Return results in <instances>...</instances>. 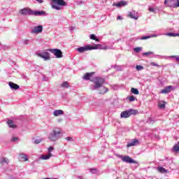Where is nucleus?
Listing matches in <instances>:
<instances>
[{
  "label": "nucleus",
  "instance_id": "obj_1",
  "mask_svg": "<svg viewBox=\"0 0 179 179\" xmlns=\"http://www.w3.org/2000/svg\"><path fill=\"white\" fill-rule=\"evenodd\" d=\"M62 136V129L59 127H54L48 135L49 142H57Z\"/></svg>",
  "mask_w": 179,
  "mask_h": 179
},
{
  "label": "nucleus",
  "instance_id": "obj_2",
  "mask_svg": "<svg viewBox=\"0 0 179 179\" xmlns=\"http://www.w3.org/2000/svg\"><path fill=\"white\" fill-rule=\"evenodd\" d=\"M20 13L23 16H43V15H45V11L34 10L29 8H24L20 10Z\"/></svg>",
  "mask_w": 179,
  "mask_h": 179
},
{
  "label": "nucleus",
  "instance_id": "obj_3",
  "mask_svg": "<svg viewBox=\"0 0 179 179\" xmlns=\"http://www.w3.org/2000/svg\"><path fill=\"white\" fill-rule=\"evenodd\" d=\"M91 82L94 83V85H90V90H99L104 85L106 80L103 78L95 77L93 80H91Z\"/></svg>",
  "mask_w": 179,
  "mask_h": 179
},
{
  "label": "nucleus",
  "instance_id": "obj_4",
  "mask_svg": "<svg viewBox=\"0 0 179 179\" xmlns=\"http://www.w3.org/2000/svg\"><path fill=\"white\" fill-rule=\"evenodd\" d=\"M68 3L66 1L64 0H52V9H55V10H62L64 9V6H66Z\"/></svg>",
  "mask_w": 179,
  "mask_h": 179
},
{
  "label": "nucleus",
  "instance_id": "obj_5",
  "mask_svg": "<svg viewBox=\"0 0 179 179\" xmlns=\"http://www.w3.org/2000/svg\"><path fill=\"white\" fill-rule=\"evenodd\" d=\"M99 48H101V45L100 44H95L94 45H88L84 47H80L76 48V51L82 54L83 52H86V51H90L92 50H99Z\"/></svg>",
  "mask_w": 179,
  "mask_h": 179
},
{
  "label": "nucleus",
  "instance_id": "obj_6",
  "mask_svg": "<svg viewBox=\"0 0 179 179\" xmlns=\"http://www.w3.org/2000/svg\"><path fill=\"white\" fill-rule=\"evenodd\" d=\"M138 113V110L135 109H129L127 110L122 111L120 113V117L122 118H129L130 115H135Z\"/></svg>",
  "mask_w": 179,
  "mask_h": 179
},
{
  "label": "nucleus",
  "instance_id": "obj_7",
  "mask_svg": "<svg viewBox=\"0 0 179 179\" xmlns=\"http://www.w3.org/2000/svg\"><path fill=\"white\" fill-rule=\"evenodd\" d=\"M164 5L169 8H179V0H165Z\"/></svg>",
  "mask_w": 179,
  "mask_h": 179
},
{
  "label": "nucleus",
  "instance_id": "obj_8",
  "mask_svg": "<svg viewBox=\"0 0 179 179\" xmlns=\"http://www.w3.org/2000/svg\"><path fill=\"white\" fill-rule=\"evenodd\" d=\"M118 157L122 159V161L124 163H129V164H138V162L134 160L128 155H118Z\"/></svg>",
  "mask_w": 179,
  "mask_h": 179
},
{
  "label": "nucleus",
  "instance_id": "obj_9",
  "mask_svg": "<svg viewBox=\"0 0 179 179\" xmlns=\"http://www.w3.org/2000/svg\"><path fill=\"white\" fill-rule=\"evenodd\" d=\"M52 54H54L56 58H62L64 55H62V51L59 49H48Z\"/></svg>",
  "mask_w": 179,
  "mask_h": 179
},
{
  "label": "nucleus",
  "instance_id": "obj_10",
  "mask_svg": "<svg viewBox=\"0 0 179 179\" xmlns=\"http://www.w3.org/2000/svg\"><path fill=\"white\" fill-rule=\"evenodd\" d=\"M31 33L32 34H40V33H43V26L42 25H39V26L34 27L31 29Z\"/></svg>",
  "mask_w": 179,
  "mask_h": 179
},
{
  "label": "nucleus",
  "instance_id": "obj_11",
  "mask_svg": "<svg viewBox=\"0 0 179 179\" xmlns=\"http://www.w3.org/2000/svg\"><path fill=\"white\" fill-rule=\"evenodd\" d=\"M51 152H54V147L52 146L48 148V154L45 155V160H48L50 157H53L54 155H52Z\"/></svg>",
  "mask_w": 179,
  "mask_h": 179
},
{
  "label": "nucleus",
  "instance_id": "obj_12",
  "mask_svg": "<svg viewBox=\"0 0 179 179\" xmlns=\"http://www.w3.org/2000/svg\"><path fill=\"white\" fill-rule=\"evenodd\" d=\"M93 75H94V72L86 73L83 77V79H84V80H90V82H92V80H93V78H92Z\"/></svg>",
  "mask_w": 179,
  "mask_h": 179
},
{
  "label": "nucleus",
  "instance_id": "obj_13",
  "mask_svg": "<svg viewBox=\"0 0 179 179\" xmlns=\"http://www.w3.org/2000/svg\"><path fill=\"white\" fill-rule=\"evenodd\" d=\"M136 145H139V140L132 139L130 142L127 143V147L131 148V146H136Z\"/></svg>",
  "mask_w": 179,
  "mask_h": 179
},
{
  "label": "nucleus",
  "instance_id": "obj_14",
  "mask_svg": "<svg viewBox=\"0 0 179 179\" xmlns=\"http://www.w3.org/2000/svg\"><path fill=\"white\" fill-rule=\"evenodd\" d=\"M171 89H173V86L169 85L166 87L164 89L162 90L161 93H162V94H167L170 93V92H171Z\"/></svg>",
  "mask_w": 179,
  "mask_h": 179
},
{
  "label": "nucleus",
  "instance_id": "obj_15",
  "mask_svg": "<svg viewBox=\"0 0 179 179\" xmlns=\"http://www.w3.org/2000/svg\"><path fill=\"white\" fill-rule=\"evenodd\" d=\"M8 85L10 88L12 89L13 90H17V89L20 87L17 84L12 82H9Z\"/></svg>",
  "mask_w": 179,
  "mask_h": 179
},
{
  "label": "nucleus",
  "instance_id": "obj_16",
  "mask_svg": "<svg viewBox=\"0 0 179 179\" xmlns=\"http://www.w3.org/2000/svg\"><path fill=\"white\" fill-rule=\"evenodd\" d=\"M127 5H128V3L127 1H121L114 4V6H117V8H121V6H127Z\"/></svg>",
  "mask_w": 179,
  "mask_h": 179
},
{
  "label": "nucleus",
  "instance_id": "obj_17",
  "mask_svg": "<svg viewBox=\"0 0 179 179\" xmlns=\"http://www.w3.org/2000/svg\"><path fill=\"white\" fill-rule=\"evenodd\" d=\"M36 55L45 61V52H38L36 53Z\"/></svg>",
  "mask_w": 179,
  "mask_h": 179
},
{
  "label": "nucleus",
  "instance_id": "obj_18",
  "mask_svg": "<svg viewBox=\"0 0 179 179\" xmlns=\"http://www.w3.org/2000/svg\"><path fill=\"white\" fill-rule=\"evenodd\" d=\"M129 17L131 19H134L135 20H138V15L135 13V11H132L131 13H129Z\"/></svg>",
  "mask_w": 179,
  "mask_h": 179
},
{
  "label": "nucleus",
  "instance_id": "obj_19",
  "mask_svg": "<svg viewBox=\"0 0 179 179\" xmlns=\"http://www.w3.org/2000/svg\"><path fill=\"white\" fill-rule=\"evenodd\" d=\"M107 92H108V88L102 86L100 87L99 94H106Z\"/></svg>",
  "mask_w": 179,
  "mask_h": 179
},
{
  "label": "nucleus",
  "instance_id": "obj_20",
  "mask_svg": "<svg viewBox=\"0 0 179 179\" xmlns=\"http://www.w3.org/2000/svg\"><path fill=\"white\" fill-rule=\"evenodd\" d=\"M19 160H23L24 162H27V160H29V158H27V155H26L25 154H20Z\"/></svg>",
  "mask_w": 179,
  "mask_h": 179
},
{
  "label": "nucleus",
  "instance_id": "obj_21",
  "mask_svg": "<svg viewBox=\"0 0 179 179\" xmlns=\"http://www.w3.org/2000/svg\"><path fill=\"white\" fill-rule=\"evenodd\" d=\"M64 114V110H56L53 112L55 117H59V115H62Z\"/></svg>",
  "mask_w": 179,
  "mask_h": 179
},
{
  "label": "nucleus",
  "instance_id": "obj_22",
  "mask_svg": "<svg viewBox=\"0 0 179 179\" xmlns=\"http://www.w3.org/2000/svg\"><path fill=\"white\" fill-rule=\"evenodd\" d=\"M157 170L159 171V173H162V174H164V173H168V171L163 166L157 167Z\"/></svg>",
  "mask_w": 179,
  "mask_h": 179
},
{
  "label": "nucleus",
  "instance_id": "obj_23",
  "mask_svg": "<svg viewBox=\"0 0 179 179\" xmlns=\"http://www.w3.org/2000/svg\"><path fill=\"white\" fill-rule=\"evenodd\" d=\"M7 124L9 128H16V124L11 120H8Z\"/></svg>",
  "mask_w": 179,
  "mask_h": 179
},
{
  "label": "nucleus",
  "instance_id": "obj_24",
  "mask_svg": "<svg viewBox=\"0 0 179 179\" xmlns=\"http://www.w3.org/2000/svg\"><path fill=\"white\" fill-rule=\"evenodd\" d=\"M9 164V159L7 157H3L0 159V164Z\"/></svg>",
  "mask_w": 179,
  "mask_h": 179
},
{
  "label": "nucleus",
  "instance_id": "obj_25",
  "mask_svg": "<svg viewBox=\"0 0 179 179\" xmlns=\"http://www.w3.org/2000/svg\"><path fill=\"white\" fill-rule=\"evenodd\" d=\"M173 152H179V141L178 142V143L175 144V145L173 148Z\"/></svg>",
  "mask_w": 179,
  "mask_h": 179
},
{
  "label": "nucleus",
  "instance_id": "obj_26",
  "mask_svg": "<svg viewBox=\"0 0 179 179\" xmlns=\"http://www.w3.org/2000/svg\"><path fill=\"white\" fill-rule=\"evenodd\" d=\"M90 38L91 40H95V41H98V42L100 41V40L99 38H97V37L94 34H90Z\"/></svg>",
  "mask_w": 179,
  "mask_h": 179
},
{
  "label": "nucleus",
  "instance_id": "obj_27",
  "mask_svg": "<svg viewBox=\"0 0 179 179\" xmlns=\"http://www.w3.org/2000/svg\"><path fill=\"white\" fill-rule=\"evenodd\" d=\"M131 92L133 94H139V90H138L136 88H131Z\"/></svg>",
  "mask_w": 179,
  "mask_h": 179
},
{
  "label": "nucleus",
  "instance_id": "obj_28",
  "mask_svg": "<svg viewBox=\"0 0 179 179\" xmlns=\"http://www.w3.org/2000/svg\"><path fill=\"white\" fill-rule=\"evenodd\" d=\"M61 87L68 88L69 87V83H68L67 81L63 82L62 84L61 85Z\"/></svg>",
  "mask_w": 179,
  "mask_h": 179
},
{
  "label": "nucleus",
  "instance_id": "obj_29",
  "mask_svg": "<svg viewBox=\"0 0 179 179\" xmlns=\"http://www.w3.org/2000/svg\"><path fill=\"white\" fill-rule=\"evenodd\" d=\"M165 36H168L169 37H176V34L169 32V33L165 34Z\"/></svg>",
  "mask_w": 179,
  "mask_h": 179
},
{
  "label": "nucleus",
  "instance_id": "obj_30",
  "mask_svg": "<svg viewBox=\"0 0 179 179\" xmlns=\"http://www.w3.org/2000/svg\"><path fill=\"white\" fill-rule=\"evenodd\" d=\"M89 170H90V172L92 173V174H96L97 173V170L94 168H91Z\"/></svg>",
  "mask_w": 179,
  "mask_h": 179
},
{
  "label": "nucleus",
  "instance_id": "obj_31",
  "mask_svg": "<svg viewBox=\"0 0 179 179\" xmlns=\"http://www.w3.org/2000/svg\"><path fill=\"white\" fill-rule=\"evenodd\" d=\"M51 59V55L48 52H45V60Z\"/></svg>",
  "mask_w": 179,
  "mask_h": 179
},
{
  "label": "nucleus",
  "instance_id": "obj_32",
  "mask_svg": "<svg viewBox=\"0 0 179 179\" xmlns=\"http://www.w3.org/2000/svg\"><path fill=\"white\" fill-rule=\"evenodd\" d=\"M134 51H135L137 54L141 52L142 51V48L138 47L134 49Z\"/></svg>",
  "mask_w": 179,
  "mask_h": 179
},
{
  "label": "nucleus",
  "instance_id": "obj_33",
  "mask_svg": "<svg viewBox=\"0 0 179 179\" xmlns=\"http://www.w3.org/2000/svg\"><path fill=\"white\" fill-rule=\"evenodd\" d=\"M127 99H128L129 101H135V96L133 95L127 97Z\"/></svg>",
  "mask_w": 179,
  "mask_h": 179
},
{
  "label": "nucleus",
  "instance_id": "obj_34",
  "mask_svg": "<svg viewBox=\"0 0 179 179\" xmlns=\"http://www.w3.org/2000/svg\"><path fill=\"white\" fill-rule=\"evenodd\" d=\"M22 43H23L24 45H29V43H30V41H29V40H27V39H24V40L22 41Z\"/></svg>",
  "mask_w": 179,
  "mask_h": 179
},
{
  "label": "nucleus",
  "instance_id": "obj_35",
  "mask_svg": "<svg viewBox=\"0 0 179 179\" xmlns=\"http://www.w3.org/2000/svg\"><path fill=\"white\" fill-rule=\"evenodd\" d=\"M170 58H175L176 61L179 62V55L171 56Z\"/></svg>",
  "mask_w": 179,
  "mask_h": 179
},
{
  "label": "nucleus",
  "instance_id": "obj_36",
  "mask_svg": "<svg viewBox=\"0 0 179 179\" xmlns=\"http://www.w3.org/2000/svg\"><path fill=\"white\" fill-rule=\"evenodd\" d=\"M66 141H68V142H73V137H66Z\"/></svg>",
  "mask_w": 179,
  "mask_h": 179
},
{
  "label": "nucleus",
  "instance_id": "obj_37",
  "mask_svg": "<svg viewBox=\"0 0 179 179\" xmlns=\"http://www.w3.org/2000/svg\"><path fill=\"white\" fill-rule=\"evenodd\" d=\"M19 141V138L17 137H13L11 138V142H17Z\"/></svg>",
  "mask_w": 179,
  "mask_h": 179
},
{
  "label": "nucleus",
  "instance_id": "obj_38",
  "mask_svg": "<svg viewBox=\"0 0 179 179\" xmlns=\"http://www.w3.org/2000/svg\"><path fill=\"white\" fill-rule=\"evenodd\" d=\"M43 139H36L34 141V143H36V145H38V143H41Z\"/></svg>",
  "mask_w": 179,
  "mask_h": 179
},
{
  "label": "nucleus",
  "instance_id": "obj_39",
  "mask_svg": "<svg viewBox=\"0 0 179 179\" xmlns=\"http://www.w3.org/2000/svg\"><path fill=\"white\" fill-rule=\"evenodd\" d=\"M136 69H137V71H142V69H143V66H136Z\"/></svg>",
  "mask_w": 179,
  "mask_h": 179
},
{
  "label": "nucleus",
  "instance_id": "obj_40",
  "mask_svg": "<svg viewBox=\"0 0 179 179\" xmlns=\"http://www.w3.org/2000/svg\"><path fill=\"white\" fill-rule=\"evenodd\" d=\"M166 107V103L164 102V103H161L159 105V108H164Z\"/></svg>",
  "mask_w": 179,
  "mask_h": 179
},
{
  "label": "nucleus",
  "instance_id": "obj_41",
  "mask_svg": "<svg viewBox=\"0 0 179 179\" xmlns=\"http://www.w3.org/2000/svg\"><path fill=\"white\" fill-rule=\"evenodd\" d=\"M151 36H142L141 38V40H148V38H150Z\"/></svg>",
  "mask_w": 179,
  "mask_h": 179
},
{
  "label": "nucleus",
  "instance_id": "obj_42",
  "mask_svg": "<svg viewBox=\"0 0 179 179\" xmlns=\"http://www.w3.org/2000/svg\"><path fill=\"white\" fill-rule=\"evenodd\" d=\"M152 54H153V52H143V56H145V55H152Z\"/></svg>",
  "mask_w": 179,
  "mask_h": 179
},
{
  "label": "nucleus",
  "instance_id": "obj_43",
  "mask_svg": "<svg viewBox=\"0 0 179 179\" xmlns=\"http://www.w3.org/2000/svg\"><path fill=\"white\" fill-rule=\"evenodd\" d=\"M148 10H149V12H152V13H155L156 10H155V8H152V7H150L149 8H148Z\"/></svg>",
  "mask_w": 179,
  "mask_h": 179
},
{
  "label": "nucleus",
  "instance_id": "obj_44",
  "mask_svg": "<svg viewBox=\"0 0 179 179\" xmlns=\"http://www.w3.org/2000/svg\"><path fill=\"white\" fill-rule=\"evenodd\" d=\"M40 159H41L42 160H45V155H42Z\"/></svg>",
  "mask_w": 179,
  "mask_h": 179
},
{
  "label": "nucleus",
  "instance_id": "obj_45",
  "mask_svg": "<svg viewBox=\"0 0 179 179\" xmlns=\"http://www.w3.org/2000/svg\"><path fill=\"white\" fill-rule=\"evenodd\" d=\"M36 2H38V3H43V2H44V0H36Z\"/></svg>",
  "mask_w": 179,
  "mask_h": 179
},
{
  "label": "nucleus",
  "instance_id": "obj_46",
  "mask_svg": "<svg viewBox=\"0 0 179 179\" xmlns=\"http://www.w3.org/2000/svg\"><path fill=\"white\" fill-rule=\"evenodd\" d=\"M117 20H122V16H117Z\"/></svg>",
  "mask_w": 179,
  "mask_h": 179
},
{
  "label": "nucleus",
  "instance_id": "obj_47",
  "mask_svg": "<svg viewBox=\"0 0 179 179\" xmlns=\"http://www.w3.org/2000/svg\"><path fill=\"white\" fill-rule=\"evenodd\" d=\"M151 65H153V66H159V64H155V62H152Z\"/></svg>",
  "mask_w": 179,
  "mask_h": 179
},
{
  "label": "nucleus",
  "instance_id": "obj_48",
  "mask_svg": "<svg viewBox=\"0 0 179 179\" xmlns=\"http://www.w3.org/2000/svg\"><path fill=\"white\" fill-rule=\"evenodd\" d=\"M149 36L150 37V38H152V37H157V34H152V35H150Z\"/></svg>",
  "mask_w": 179,
  "mask_h": 179
},
{
  "label": "nucleus",
  "instance_id": "obj_49",
  "mask_svg": "<svg viewBox=\"0 0 179 179\" xmlns=\"http://www.w3.org/2000/svg\"><path fill=\"white\" fill-rule=\"evenodd\" d=\"M176 37H179V34H176Z\"/></svg>",
  "mask_w": 179,
  "mask_h": 179
},
{
  "label": "nucleus",
  "instance_id": "obj_50",
  "mask_svg": "<svg viewBox=\"0 0 179 179\" xmlns=\"http://www.w3.org/2000/svg\"><path fill=\"white\" fill-rule=\"evenodd\" d=\"M78 178L82 179V176H78Z\"/></svg>",
  "mask_w": 179,
  "mask_h": 179
},
{
  "label": "nucleus",
  "instance_id": "obj_51",
  "mask_svg": "<svg viewBox=\"0 0 179 179\" xmlns=\"http://www.w3.org/2000/svg\"><path fill=\"white\" fill-rule=\"evenodd\" d=\"M45 179H57V178H46Z\"/></svg>",
  "mask_w": 179,
  "mask_h": 179
},
{
  "label": "nucleus",
  "instance_id": "obj_52",
  "mask_svg": "<svg viewBox=\"0 0 179 179\" xmlns=\"http://www.w3.org/2000/svg\"><path fill=\"white\" fill-rule=\"evenodd\" d=\"M71 30H73V27H71Z\"/></svg>",
  "mask_w": 179,
  "mask_h": 179
},
{
  "label": "nucleus",
  "instance_id": "obj_53",
  "mask_svg": "<svg viewBox=\"0 0 179 179\" xmlns=\"http://www.w3.org/2000/svg\"><path fill=\"white\" fill-rule=\"evenodd\" d=\"M113 88H115V85H113Z\"/></svg>",
  "mask_w": 179,
  "mask_h": 179
},
{
  "label": "nucleus",
  "instance_id": "obj_54",
  "mask_svg": "<svg viewBox=\"0 0 179 179\" xmlns=\"http://www.w3.org/2000/svg\"><path fill=\"white\" fill-rule=\"evenodd\" d=\"M113 88H115V85H113Z\"/></svg>",
  "mask_w": 179,
  "mask_h": 179
},
{
  "label": "nucleus",
  "instance_id": "obj_55",
  "mask_svg": "<svg viewBox=\"0 0 179 179\" xmlns=\"http://www.w3.org/2000/svg\"><path fill=\"white\" fill-rule=\"evenodd\" d=\"M43 179H45V178H43Z\"/></svg>",
  "mask_w": 179,
  "mask_h": 179
}]
</instances>
